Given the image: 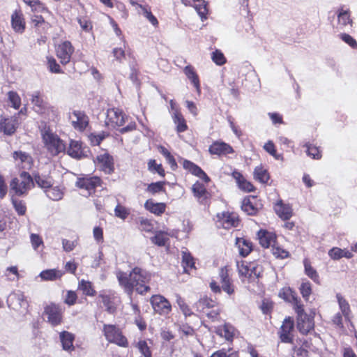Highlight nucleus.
I'll return each instance as SVG.
<instances>
[{"label":"nucleus","mask_w":357,"mask_h":357,"mask_svg":"<svg viewBox=\"0 0 357 357\" xmlns=\"http://www.w3.org/2000/svg\"><path fill=\"white\" fill-rule=\"evenodd\" d=\"M116 278L119 284L129 296L132 295L134 289L140 294H145L150 289L146 284L150 280V274L140 268H134L129 275L119 271L116 273Z\"/></svg>","instance_id":"obj_1"},{"label":"nucleus","mask_w":357,"mask_h":357,"mask_svg":"<svg viewBox=\"0 0 357 357\" xmlns=\"http://www.w3.org/2000/svg\"><path fill=\"white\" fill-rule=\"evenodd\" d=\"M41 136L45 147L52 156H56L66 150V144L59 137L49 128L41 130Z\"/></svg>","instance_id":"obj_2"},{"label":"nucleus","mask_w":357,"mask_h":357,"mask_svg":"<svg viewBox=\"0 0 357 357\" xmlns=\"http://www.w3.org/2000/svg\"><path fill=\"white\" fill-rule=\"evenodd\" d=\"M33 185V181L29 173L23 172L20 178H13L10 184V190L21 196L25 194Z\"/></svg>","instance_id":"obj_3"},{"label":"nucleus","mask_w":357,"mask_h":357,"mask_svg":"<svg viewBox=\"0 0 357 357\" xmlns=\"http://www.w3.org/2000/svg\"><path fill=\"white\" fill-rule=\"evenodd\" d=\"M103 331L106 339L109 342L116 343L122 347L127 346L128 342L126 338L122 335L119 329L114 325L105 324Z\"/></svg>","instance_id":"obj_4"},{"label":"nucleus","mask_w":357,"mask_h":357,"mask_svg":"<svg viewBox=\"0 0 357 357\" xmlns=\"http://www.w3.org/2000/svg\"><path fill=\"white\" fill-rule=\"evenodd\" d=\"M150 302L155 312L166 316L172 310V305L169 301L161 295H154L151 298Z\"/></svg>","instance_id":"obj_5"},{"label":"nucleus","mask_w":357,"mask_h":357,"mask_svg":"<svg viewBox=\"0 0 357 357\" xmlns=\"http://www.w3.org/2000/svg\"><path fill=\"white\" fill-rule=\"evenodd\" d=\"M298 315L297 327L299 331L303 334L308 333L314 328V321L304 312L303 307H298V310H296Z\"/></svg>","instance_id":"obj_6"},{"label":"nucleus","mask_w":357,"mask_h":357,"mask_svg":"<svg viewBox=\"0 0 357 357\" xmlns=\"http://www.w3.org/2000/svg\"><path fill=\"white\" fill-rule=\"evenodd\" d=\"M294 323L291 317L286 318L279 331L281 341L285 343H292L294 340Z\"/></svg>","instance_id":"obj_7"},{"label":"nucleus","mask_w":357,"mask_h":357,"mask_svg":"<svg viewBox=\"0 0 357 357\" xmlns=\"http://www.w3.org/2000/svg\"><path fill=\"white\" fill-rule=\"evenodd\" d=\"M74 52V47L69 41H64L56 47V54L63 65L68 63Z\"/></svg>","instance_id":"obj_8"},{"label":"nucleus","mask_w":357,"mask_h":357,"mask_svg":"<svg viewBox=\"0 0 357 357\" xmlns=\"http://www.w3.org/2000/svg\"><path fill=\"white\" fill-rule=\"evenodd\" d=\"M95 165L106 174L114 172L113 158L107 153H104L96 156L93 160Z\"/></svg>","instance_id":"obj_9"},{"label":"nucleus","mask_w":357,"mask_h":357,"mask_svg":"<svg viewBox=\"0 0 357 357\" xmlns=\"http://www.w3.org/2000/svg\"><path fill=\"white\" fill-rule=\"evenodd\" d=\"M44 313L47 317V321L52 326L59 325L62 320L61 308L55 304H50L45 308Z\"/></svg>","instance_id":"obj_10"},{"label":"nucleus","mask_w":357,"mask_h":357,"mask_svg":"<svg viewBox=\"0 0 357 357\" xmlns=\"http://www.w3.org/2000/svg\"><path fill=\"white\" fill-rule=\"evenodd\" d=\"M7 304L10 308L15 310H19L21 308L26 309L29 305L22 292L10 294L7 298Z\"/></svg>","instance_id":"obj_11"},{"label":"nucleus","mask_w":357,"mask_h":357,"mask_svg":"<svg viewBox=\"0 0 357 357\" xmlns=\"http://www.w3.org/2000/svg\"><path fill=\"white\" fill-rule=\"evenodd\" d=\"M216 225L218 227L229 229L231 227H236L238 225V218L234 213L224 212L217 215Z\"/></svg>","instance_id":"obj_12"},{"label":"nucleus","mask_w":357,"mask_h":357,"mask_svg":"<svg viewBox=\"0 0 357 357\" xmlns=\"http://www.w3.org/2000/svg\"><path fill=\"white\" fill-rule=\"evenodd\" d=\"M19 122L17 116L6 118L3 116H0V131L3 132L4 134L8 135H13L17 126Z\"/></svg>","instance_id":"obj_13"},{"label":"nucleus","mask_w":357,"mask_h":357,"mask_svg":"<svg viewBox=\"0 0 357 357\" xmlns=\"http://www.w3.org/2000/svg\"><path fill=\"white\" fill-rule=\"evenodd\" d=\"M107 125L113 127L121 126L125 123V116L123 112L117 108H112L107 110Z\"/></svg>","instance_id":"obj_14"},{"label":"nucleus","mask_w":357,"mask_h":357,"mask_svg":"<svg viewBox=\"0 0 357 357\" xmlns=\"http://www.w3.org/2000/svg\"><path fill=\"white\" fill-rule=\"evenodd\" d=\"M183 3L186 6H192L198 15L200 16L202 21L207 19V3L204 0H182Z\"/></svg>","instance_id":"obj_15"},{"label":"nucleus","mask_w":357,"mask_h":357,"mask_svg":"<svg viewBox=\"0 0 357 357\" xmlns=\"http://www.w3.org/2000/svg\"><path fill=\"white\" fill-rule=\"evenodd\" d=\"M70 119L75 129L82 130L85 129L89 123L88 117L80 111H74L70 114Z\"/></svg>","instance_id":"obj_16"},{"label":"nucleus","mask_w":357,"mask_h":357,"mask_svg":"<svg viewBox=\"0 0 357 357\" xmlns=\"http://www.w3.org/2000/svg\"><path fill=\"white\" fill-rule=\"evenodd\" d=\"M219 277L222 290L229 295L234 294V288L231 283V280L229 277L228 269L227 267H222L220 268Z\"/></svg>","instance_id":"obj_17"},{"label":"nucleus","mask_w":357,"mask_h":357,"mask_svg":"<svg viewBox=\"0 0 357 357\" xmlns=\"http://www.w3.org/2000/svg\"><path fill=\"white\" fill-rule=\"evenodd\" d=\"M11 26L19 33H24L26 27L25 20L21 10H15L11 15Z\"/></svg>","instance_id":"obj_18"},{"label":"nucleus","mask_w":357,"mask_h":357,"mask_svg":"<svg viewBox=\"0 0 357 357\" xmlns=\"http://www.w3.org/2000/svg\"><path fill=\"white\" fill-rule=\"evenodd\" d=\"M279 296L286 301L293 303L295 310H298V307H303L297 297L296 293L289 287L282 288Z\"/></svg>","instance_id":"obj_19"},{"label":"nucleus","mask_w":357,"mask_h":357,"mask_svg":"<svg viewBox=\"0 0 357 357\" xmlns=\"http://www.w3.org/2000/svg\"><path fill=\"white\" fill-rule=\"evenodd\" d=\"M100 185V179L98 177L94 176L91 178H79L76 182V185L79 188L86 189L89 194H91L96 187Z\"/></svg>","instance_id":"obj_20"},{"label":"nucleus","mask_w":357,"mask_h":357,"mask_svg":"<svg viewBox=\"0 0 357 357\" xmlns=\"http://www.w3.org/2000/svg\"><path fill=\"white\" fill-rule=\"evenodd\" d=\"M258 238L260 245L266 248L273 247L276 242V235L266 230H260L258 232Z\"/></svg>","instance_id":"obj_21"},{"label":"nucleus","mask_w":357,"mask_h":357,"mask_svg":"<svg viewBox=\"0 0 357 357\" xmlns=\"http://www.w3.org/2000/svg\"><path fill=\"white\" fill-rule=\"evenodd\" d=\"M13 158L19 166L23 169H29L31 167L33 160L31 156L22 151H15L13 153Z\"/></svg>","instance_id":"obj_22"},{"label":"nucleus","mask_w":357,"mask_h":357,"mask_svg":"<svg viewBox=\"0 0 357 357\" xmlns=\"http://www.w3.org/2000/svg\"><path fill=\"white\" fill-rule=\"evenodd\" d=\"M183 166L184 169L188 170L192 174L199 177L205 182L208 183L210 181L209 177L206 174V173L199 167L193 162L185 160L183 162Z\"/></svg>","instance_id":"obj_23"},{"label":"nucleus","mask_w":357,"mask_h":357,"mask_svg":"<svg viewBox=\"0 0 357 357\" xmlns=\"http://www.w3.org/2000/svg\"><path fill=\"white\" fill-rule=\"evenodd\" d=\"M234 150L231 146L225 143L216 142L209 147V152L215 155H227L233 153Z\"/></svg>","instance_id":"obj_24"},{"label":"nucleus","mask_w":357,"mask_h":357,"mask_svg":"<svg viewBox=\"0 0 357 357\" xmlns=\"http://www.w3.org/2000/svg\"><path fill=\"white\" fill-rule=\"evenodd\" d=\"M98 299L102 303L105 310L109 314H114L116 310V307L114 302V298L104 291H101L98 295Z\"/></svg>","instance_id":"obj_25"},{"label":"nucleus","mask_w":357,"mask_h":357,"mask_svg":"<svg viewBox=\"0 0 357 357\" xmlns=\"http://www.w3.org/2000/svg\"><path fill=\"white\" fill-rule=\"evenodd\" d=\"M275 211L282 220H289L292 216V209L288 204H284L280 200L275 205Z\"/></svg>","instance_id":"obj_26"},{"label":"nucleus","mask_w":357,"mask_h":357,"mask_svg":"<svg viewBox=\"0 0 357 357\" xmlns=\"http://www.w3.org/2000/svg\"><path fill=\"white\" fill-rule=\"evenodd\" d=\"M67 153L70 157L75 159H80L84 156L82 143L79 141L71 140Z\"/></svg>","instance_id":"obj_27"},{"label":"nucleus","mask_w":357,"mask_h":357,"mask_svg":"<svg viewBox=\"0 0 357 357\" xmlns=\"http://www.w3.org/2000/svg\"><path fill=\"white\" fill-rule=\"evenodd\" d=\"M59 337L63 350L68 351L74 350L73 341L75 337L72 333L68 331H63L60 333Z\"/></svg>","instance_id":"obj_28"},{"label":"nucleus","mask_w":357,"mask_h":357,"mask_svg":"<svg viewBox=\"0 0 357 357\" xmlns=\"http://www.w3.org/2000/svg\"><path fill=\"white\" fill-rule=\"evenodd\" d=\"M63 274V271L59 269L53 268L43 271L40 273V277L43 280L54 281L58 279H60Z\"/></svg>","instance_id":"obj_29"},{"label":"nucleus","mask_w":357,"mask_h":357,"mask_svg":"<svg viewBox=\"0 0 357 357\" xmlns=\"http://www.w3.org/2000/svg\"><path fill=\"white\" fill-rule=\"evenodd\" d=\"M215 305V301L208 297H203L195 303L194 307L199 312H206L207 310L214 307Z\"/></svg>","instance_id":"obj_30"},{"label":"nucleus","mask_w":357,"mask_h":357,"mask_svg":"<svg viewBox=\"0 0 357 357\" xmlns=\"http://www.w3.org/2000/svg\"><path fill=\"white\" fill-rule=\"evenodd\" d=\"M194 195L198 199L199 202H203L208 198V193L206 187L199 182H196L192 187Z\"/></svg>","instance_id":"obj_31"},{"label":"nucleus","mask_w":357,"mask_h":357,"mask_svg":"<svg viewBox=\"0 0 357 357\" xmlns=\"http://www.w3.org/2000/svg\"><path fill=\"white\" fill-rule=\"evenodd\" d=\"M31 102L33 105V107L38 113L44 114L47 109V103L40 97L38 92H35L32 95Z\"/></svg>","instance_id":"obj_32"},{"label":"nucleus","mask_w":357,"mask_h":357,"mask_svg":"<svg viewBox=\"0 0 357 357\" xmlns=\"http://www.w3.org/2000/svg\"><path fill=\"white\" fill-rule=\"evenodd\" d=\"M146 210L155 215H161L165 211V204L164 203H155L152 199H149L144 204Z\"/></svg>","instance_id":"obj_33"},{"label":"nucleus","mask_w":357,"mask_h":357,"mask_svg":"<svg viewBox=\"0 0 357 357\" xmlns=\"http://www.w3.org/2000/svg\"><path fill=\"white\" fill-rule=\"evenodd\" d=\"M236 244L242 257L248 256L252 250V243L244 238H237Z\"/></svg>","instance_id":"obj_34"},{"label":"nucleus","mask_w":357,"mask_h":357,"mask_svg":"<svg viewBox=\"0 0 357 357\" xmlns=\"http://www.w3.org/2000/svg\"><path fill=\"white\" fill-rule=\"evenodd\" d=\"M184 73L187 77L191 80L194 86L196 88L198 93L200 92L199 80L197 75L195 72L193 68L191 66H187L184 68Z\"/></svg>","instance_id":"obj_35"},{"label":"nucleus","mask_w":357,"mask_h":357,"mask_svg":"<svg viewBox=\"0 0 357 357\" xmlns=\"http://www.w3.org/2000/svg\"><path fill=\"white\" fill-rule=\"evenodd\" d=\"M215 333L220 337H224L227 340H230L234 336V328L229 324H225L223 326L217 328Z\"/></svg>","instance_id":"obj_36"},{"label":"nucleus","mask_w":357,"mask_h":357,"mask_svg":"<svg viewBox=\"0 0 357 357\" xmlns=\"http://www.w3.org/2000/svg\"><path fill=\"white\" fill-rule=\"evenodd\" d=\"M173 121L174 123L176 125V130L178 132H183L185 131L188 128V126L185 123V120L184 119L183 115L175 110L173 114Z\"/></svg>","instance_id":"obj_37"},{"label":"nucleus","mask_w":357,"mask_h":357,"mask_svg":"<svg viewBox=\"0 0 357 357\" xmlns=\"http://www.w3.org/2000/svg\"><path fill=\"white\" fill-rule=\"evenodd\" d=\"M78 289L82 291L84 294L89 296H93L96 293L93 287L92 283L84 280H82L79 282Z\"/></svg>","instance_id":"obj_38"},{"label":"nucleus","mask_w":357,"mask_h":357,"mask_svg":"<svg viewBox=\"0 0 357 357\" xmlns=\"http://www.w3.org/2000/svg\"><path fill=\"white\" fill-rule=\"evenodd\" d=\"M254 177L262 183H267L270 178L267 170L259 166L255 167Z\"/></svg>","instance_id":"obj_39"},{"label":"nucleus","mask_w":357,"mask_h":357,"mask_svg":"<svg viewBox=\"0 0 357 357\" xmlns=\"http://www.w3.org/2000/svg\"><path fill=\"white\" fill-rule=\"evenodd\" d=\"M340 308L346 319H349L350 307L348 302L340 295L337 294Z\"/></svg>","instance_id":"obj_40"},{"label":"nucleus","mask_w":357,"mask_h":357,"mask_svg":"<svg viewBox=\"0 0 357 357\" xmlns=\"http://www.w3.org/2000/svg\"><path fill=\"white\" fill-rule=\"evenodd\" d=\"M168 240V234L161 231H157L155 235L151 238L152 242L159 246L165 245Z\"/></svg>","instance_id":"obj_41"},{"label":"nucleus","mask_w":357,"mask_h":357,"mask_svg":"<svg viewBox=\"0 0 357 357\" xmlns=\"http://www.w3.org/2000/svg\"><path fill=\"white\" fill-rule=\"evenodd\" d=\"M34 180L38 185L42 188H50L52 185V178L46 176L36 175Z\"/></svg>","instance_id":"obj_42"},{"label":"nucleus","mask_w":357,"mask_h":357,"mask_svg":"<svg viewBox=\"0 0 357 357\" xmlns=\"http://www.w3.org/2000/svg\"><path fill=\"white\" fill-rule=\"evenodd\" d=\"M46 195L52 200L59 201L63 198V192L58 187H50L47 190H46Z\"/></svg>","instance_id":"obj_43"},{"label":"nucleus","mask_w":357,"mask_h":357,"mask_svg":"<svg viewBox=\"0 0 357 357\" xmlns=\"http://www.w3.org/2000/svg\"><path fill=\"white\" fill-rule=\"evenodd\" d=\"M304 266L305 274L315 282L319 283V275L316 270L312 267L310 261L307 259L304 260Z\"/></svg>","instance_id":"obj_44"},{"label":"nucleus","mask_w":357,"mask_h":357,"mask_svg":"<svg viewBox=\"0 0 357 357\" xmlns=\"http://www.w3.org/2000/svg\"><path fill=\"white\" fill-rule=\"evenodd\" d=\"M148 169L153 173H158L160 176L164 177L165 170L162 168L161 164H157L156 161L153 159H151L148 162Z\"/></svg>","instance_id":"obj_45"},{"label":"nucleus","mask_w":357,"mask_h":357,"mask_svg":"<svg viewBox=\"0 0 357 357\" xmlns=\"http://www.w3.org/2000/svg\"><path fill=\"white\" fill-rule=\"evenodd\" d=\"M237 268L241 277L250 279V273H249V263L245 261L237 262Z\"/></svg>","instance_id":"obj_46"},{"label":"nucleus","mask_w":357,"mask_h":357,"mask_svg":"<svg viewBox=\"0 0 357 357\" xmlns=\"http://www.w3.org/2000/svg\"><path fill=\"white\" fill-rule=\"evenodd\" d=\"M176 303L179 306L180 310L183 312V314L185 316H190L192 314V312L189 306L185 303L183 298L181 297L178 294L176 296Z\"/></svg>","instance_id":"obj_47"},{"label":"nucleus","mask_w":357,"mask_h":357,"mask_svg":"<svg viewBox=\"0 0 357 357\" xmlns=\"http://www.w3.org/2000/svg\"><path fill=\"white\" fill-rule=\"evenodd\" d=\"M211 59L216 65L218 66H222L226 63V58L223 53L218 50L212 52Z\"/></svg>","instance_id":"obj_48"},{"label":"nucleus","mask_w":357,"mask_h":357,"mask_svg":"<svg viewBox=\"0 0 357 357\" xmlns=\"http://www.w3.org/2000/svg\"><path fill=\"white\" fill-rule=\"evenodd\" d=\"M264 149L276 160H283L282 155L281 154L277 153L275 146L272 141H268L267 143H266L264 146Z\"/></svg>","instance_id":"obj_49"},{"label":"nucleus","mask_w":357,"mask_h":357,"mask_svg":"<svg viewBox=\"0 0 357 357\" xmlns=\"http://www.w3.org/2000/svg\"><path fill=\"white\" fill-rule=\"evenodd\" d=\"M210 357H238V355L231 349H222L214 352Z\"/></svg>","instance_id":"obj_50"},{"label":"nucleus","mask_w":357,"mask_h":357,"mask_svg":"<svg viewBox=\"0 0 357 357\" xmlns=\"http://www.w3.org/2000/svg\"><path fill=\"white\" fill-rule=\"evenodd\" d=\"M165 182H155L149 184L147 187L146 191L154 195L155 193L165 191L164 188Z\"/></svg>","instance_id":"obj_51"},{"label":"nucleus","mask_w":357,"mask_h":357,"mask_svg":"<svg viewBox=\"0 0 357 357\" xmlns=\"http://www.w3.org/2000/svg\"><path fill=\"white\" fill-rule=\"evenodd\" d=\"M337 18L339 24L342 26H347L348 24H351L352 23V21L350 19V15L347 10H342L340 11L337 15Z\"/></svg>","instance_id":"obj_52"},{"label":"nucleus","mask_w":357,"mask_h":357,"mask_svg":"<svg viewBox=\"0 0 357 357\" xmlns=\"http://www.w3.org/2000/svg\"><path fill=\"white\" fill-rule=\"evenodd\" d=\"M237 181L238 186L241 189L247 191V192H252L254 190L253 185L244 179V178L241 175L238 174V177L237 178Z\"/></svg>","instance_id":"obj_53"},{"label":"nucleus","mask_w":357,"mask_h":357,"mask_svg":"<svg viewBox=\"0 0 357 357\" xmlns=\"http://www.w3.org/2000/svg\"><path fill=\"white\" fill-rule=\"evenodd\" d=\"M139 7L142 10V14L144 16L155 26H158V22L156 17L151 13L150 9H148L146 7L143 6L142 5H139Z\"/></svg>","instance_id":"obj_54"},{"label":"nucleus","mask_w":357,"mask_h":357,"mask_svg":"<svg viewBox=\"0 0 357 357\" xmlns=\"http://www.w3.org/2000/svg\"><path fill=\"white\" fill-rule=\"evenodd\" d=\"M182 263L185 271L187 268H192L195 264L192 257L187 252H182Z\"/></svg>","instance_id":"obj_55"},{"label":"nucleus","mask_w":357,"mask_h":357,"mask_svg":"<svg viewBox=\"0 0 357 357\" xmlns=\"http://www.w3.org/2000/svg\"><path fill=\"white\" fill-rule=\"evenodd\" d=\"M12 202L18 215H24L26 213V207L23 201L13 199Z\"/></svg>","instance_id":"obj_56"},{"label":"nucleus","mask_w":357,"mask_h":357,"mask_svg":"<svg viewBox=\"0 0 357 357\" xmlns=\"http://www.w3.org/2000/svg\"><path fill=\"white\" fill-rule=\"evenodd\" d=\"M300 291L303 298L308 301L312 293L311 284L309 282H303L300 287Z\"/></svg>","instance_id":"obj_57"},{"label":"nucleus","mask_w":357,"mask_h":357,"mask_svg":"<svg viewBox=\"0 0 357 357\" xmlns=\"http://www.w3.org/2000/svg\"><path fill=\"white\" fill-rule=\"evenodd\" d=\"M8 99L15 109H18L21 105V99L18 94L14 91H9Z\"/></svg>","instance_id":"obj_58"},{"label":"nucleus","mask_w":357,"mask_h":357,"mask_svg":"<svg viewBox=\"0 0 357 357\" xmlns=\"http://www.w3.org/2000/svg\"><path fill=\"white\" fill-rule=\"evenodd\" d=\"M261 273V267L254 262H249V273L250 279L252 277L259 278Z\"/></svg>","instance_id":"obj_59"},{"label":"nucleus","mask_w":357,"mask_h":357,"mask_svg":"<svg viewBox=\"0 0 357 357\" xmlns=\"http://www.w3.org/2000/svg\"><path fill=\"white\" fill-rule=\"evenodd\" d=\"M137 348L141 352V354L144 357H151L152 354L150 351L149 347L147 345V343L144 340H141L137 343Z\"/></svg>","instance_id":"obj_60"},{"label":"nucleus","mask_w":357,"mask_h":357,"mask_svg":"<svg viewBox=\"0 0 357 357\" xmlns=\"http://www.w3.org/2000/svg\"><path fill=\"white\" fill-rule=\"evenodd\" d=\"M115 215L125 220L129 215V211L124 206L118 204L114 209Z\"/></svg>","instance_id":"obj_61"},{"label":"nucleus","mask_w":357,"mask_h":357,"mask_svg":"<svg viewBox=\"0 0 357 357\" xmlns=\"http://www.w3.org/2000/svg\"><path fill=\"white\" fill-rule=\"evenodd\" d=\"M272 253L275 257L280 259H284L289 256L287 251L278 246H275V244L272 247Z\"/></svg>","instance_id":"obj_62"},{"label":"nucleus","mask_w":357,"mask_h":357,"mask_svg":"<svg viewBox=\"0 0 357 357\" xmlns=\"http://www.w3.org/2000/svg\"><path fill=\"white\" fill-rule=\"evenodd\" d=\"M47 64L50 68V70L52 73H61V69L59 65L56 63L54 58L52 56H47Z\"/></svg>","instance_id":"obj_63"},{"label":"nucleus","mask_w":357,"mask_h":357,"mask_svg":"<svg viewBox=\"0 0 357 357\" xmlns=\"http://www.w3.org/2000/svg\"><path fill=\"white\" fill-rule=\"evenodd\" d=\"M340 38L352 48L357 49V42L350 35L347 33H342L340 35Z\"/></svg>","instance_id":"obj_64"}]
</instances>
